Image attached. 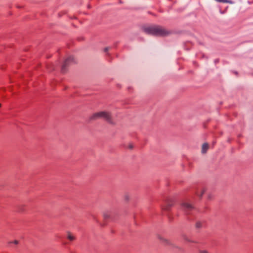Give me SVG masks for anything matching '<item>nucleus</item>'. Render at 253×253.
I'll return each mask as SVG.
<instances>
[{
  "mask_svg": "<svg viewBox=\"0 0 253 253\" xmlns=\"http://www.w3.org/2000/svg\"><path fill=\"white\" fill-rule=\"evenodd\" d=\"M144 32L150 35L156 36H166L170 32L166 28L160 26H151L144 28Z\"/></svg>",
  "mask_w": 253,
  "mask_h": 253,
  "instance_id": "obj_1",
  "label": "nucleus"
},
{
  "mask_svg": "<svg viewBox=\"0 0 253 253\" xmlns=\"http://www.w3.org/2000/svg\"><path fill=\"white\" fill-rule=\"evenodd\" d=\"M99 118H102L108 122H111V115L109 112L106 111H101L95 113L90 118L91 120H96Z\"/></svg>",
  "mask_w": 253,
  "mask_h": 253,
  "instance_id": "obj_2",
  "label": "nucleus"
},
{
  "mask_svg": "<svg viewBox=\"0 0 253 253\" xmlns=\"http://www.w3.org/2000/svg\"><path fill=\"white\" fill-rule=\"evenodd\" d=\"M181 207L182 210L186 214H190V212L194 209V206L188 202L182 203L181 204Z\"/></svg>",
  "mask_w": 253,
  "mask_h": 253,
  "instance_id": "obj_3",
  "label": "nucleus"
},
{
  "mask_svg": "<svg viewBox=\"0 0 253 253\" xmlns=\"http://www.w3.org/2000/svg\"><path fill=\"white\" fill-rule=\"evenodd\" d=\"M73 57L72 56L69 57L67 59L65 60L64 62V64L62 66L61 71L62 72H65L66 70V66L71 63L73 61Z\"/></svg>",
  "mask_w": 253,
  "mask_h": 253,
  "instance_id": "obj_4",
  "label": "nucleus"
},
{
  "mask_svg": "<svg viewBox=\"0 0 253 253\" xmlns=\"http://www.w3.org/2000/svg\"><path fill=\"white\" fill-rule=\"evenodd\" d=\"M206 224V221L205 220H197L195 223V228L199 229L205 227Z\"/></svg>",
  "mask_w": 253,
  "mask_h": 253,
  "instance_id": "obj_5",
  "label": "nucleus"
},
{
  "mask_svg": "<svg viewBox=\"0 0 253 253\" xmlns=\"http://www.w3.org/2000/svg\"><path fill=\"white\" fill-rule=\"evenodd\" d=\"M206 189L202 187L197 190L196 192V194L200 198H201L203 194L205 193Z\"/></svg>",
  "mask_w": 253,
  "mask_h": 253,
  "instance_id": "obj_6",
  "label": "nucleus"
},
{
  "mask_svg": "<svg viewBox=\"0 0 253 253\" xmlns=\"http://www.w3.org/2000/svg\"><path fill=\"white\" fill-rule=\"evenodd\" d=\"M209 146L208 143H204L202 145V153L203 154H205L207 152L208 150L209 149Z\"/></svg>",
  "mask_w": 253,
  "mask_h": 253,
  "instance_id": "obj_7",
  "label": "nucleus"
},
{
  "mask_svg": "<svg viewBox=\"0 0 253 253\" xmlns=\"http://www.w3.org/2000/svg\"><path fill=\"white\" fill-rule=\"evenodd\" d=\"M124 198L125 201L128 202L130 199V196L128 193H126L124 196Z\"/></svg>",
  "mask_w": 253,
  "mask_h": 253,
  "instance_id": "obj_8",
  "label": "nucleus"
},
{
  "mask_svg": "<svg viewBox=\"0 0 253 253\" xmlns=\"http://www.w3.org/2000/svg\"><path fill=\"white\" fill-rule=\"evenodd\" d=\"M67 233H68L67 237H69V238L74 237V235L72 233H71L70 232H68Z\"/></svg>",
  "mask_w": 253,
  "mask_h": 253,
  "instance_id": "obj_9",
  "label": "nucleus"
},
{
  "mask_svg": "<svg viewBox=\"0 0 253 253\" xmlns=\"http://www.w3.org/2000/svg\"><path fill=\"white\" fill-rule=\"evenodd\" d=\"M171 206V205L170 204H169L168 206H166V207H162V209L164 210H168L169 207H170Z\"/></svg>",
  "mask_w": 253,
  "mask_h": 253,
  "instance_id": "obj_10",
  "label": "nucleus"
},
{
  "mask_svg": "<svg viewBox=\"0 0 253 253\" xmlns=\"http://www.w3.org/2000/svg\"><path fill=\"white\" fill-rule=\"evenodd\" d=\"M10 244H14L15 245H17L18 244V241L16 240H14L13 241H11L9 242Z\"/></svg>",
  "mask_w": 253,
  "mask_h": 253,
  "instance_id": "obj_11",
  "label": "nucleus"
},
{
  "mask_svg": "<svg viewBox=\"0 0 253 253\" xmlns=\"http://www.w3.org/2000/svg\"><path fill=\"white\" fill-rule=\"evenodd\" d=\"M127 148L129 149H132L133 148V145L131 143H129L128 146H127Z\"/></svg>",
  "mask_w": 253,
  "mask_h": 253,
  "instance_id": "obj_12",
  "label": "nucleus"
},
{
  "mask_svg": "<svg viewBox=\"0 0 253 253\" xmlns=\"http://www.w3.org/2000/svg\"><path fill=\"white\" fill-rule=\"evenodd\" d=\"M103 216L105 218V219H107V218H108L109 217V214H108L107 213H104L103 214Z\"/></svg>",
  "mask_w": 253,
  "mask_h": 253,
  "instance_id": "obj_13",
  "label": "nucleus"
},
{
  "mask_svg": "<svg viewBox=\"0 0 253 253\" xmlns=\"http://www.w3.org/2000/svg\"><path fill=\"white\" fill-rule=\"evenodd\" d=\"M200 253H209L206 251H202L200 252Z\"/></svg>",
  "mask_w": 253,
  "mask_h": 253,
  "instance_id": "obj_14",
  "label": "nucleus"
},
{
  "mask_svg": "<svg viewBox=\"0 0 253 253\" xmlns=\"http://www.w3.org/2000/svg\"><path fill=\"white\" fill-rule=\"evenodd\" d=\"M108 50H109V48L108 47H106V48H104V51L105 52H107Z\"/></svg>",
  "mask_w": 253,
  "mask_h": 253,
  "instance_id": "obj_15",
  "label": "nucleus"
},
{
  "mask_svg": "<svg viewBox=\"0 0 253 253\" xmlns=\"http://www.w3.org/2000/svg\"><path fill=\"white\" fill-rule=\"evenodd\" d=\"M208 198H209V199H211V195H209Z\"/></svg>",
  "mask_w": 253,
  "mask_h": 253,
  "instance_id": "obj_16",
  "label": "nucleus"
},
{
  "mask_svg": "<svg viewBox=\"0 0 253 253\" xmlns=\"http://www.w3.org/2000/svg\"><path fill=\"white\" fill-rule=\"evenodd\" d=\"M188 242H193V241H191V240H188Z\"/></svg>",
  "mask_w": 253,
  "mask_h": 253,
  "instance_id": "obj_17",
  "label": "nucleus"
},
{
  "mask_svg": "<svg viewBox=\"0 0 253 253\" xmlns=\"http://www.w3.org/2000/svg\"><path fill=\"white\" fill-rule=\"evenodd\" d=\"M1 107V104L0 103V107Z\"/></svg>",
  "mask_w": 253,
  "mask_h": 253,
  "instance_id": "obj_18",
  "label": "nucleus"
}]
</instances>
